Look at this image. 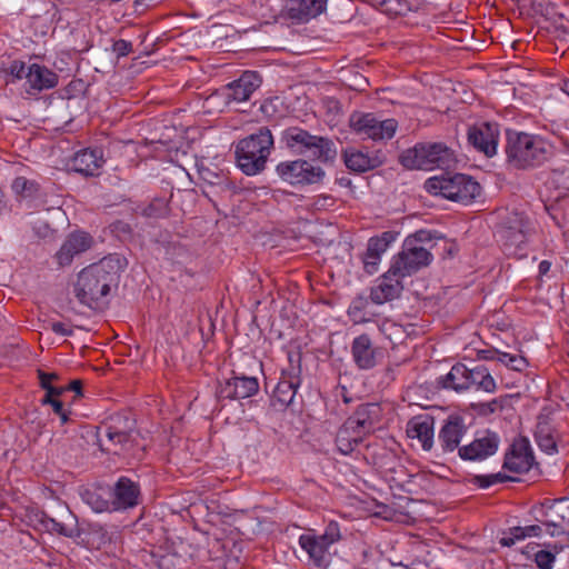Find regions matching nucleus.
Wrapping results in <instances>:
<instances>
[{
	"instance_id": "obj_1",
	"label": "nucleus",
	"mask_w": 569,
	"mask_h": 569,
	"mask_svg": "<svg viewBox=\"0 0 569 569\" xmlns=\"http://www.w3.org/2000/svg\"><path fill=\"white\" fill-rule=\"evenodd\" d=\"M127 264V259L123 256L113 253L86 267L78 274L74 284L77 299L91 309L100 308L111 288L117 287L119 274Z\"/></svg>"
},
{
	"instance_id": "obj_2",
	"label": "nucleus",
	"mask_w": 569,
	"mask_h": 569,
	"mask_svg": "<svg viewBox=\"0 0 569 569\" xmlns=\"http://www.w3.org/2000/svg\"><path fill=\"white\" fill-rule=\"evenodd\" d=\"M436 238L435 233L423 229L409 234L402 243L401 251L392 259V273L400 272V276L406 278L428 267L433 258L431 250Z\"/></svg>"
},
{
	"instance_id": "obj_3",
	"label": "nucleus",
	"mask_w": 569,
	"mask_h": 569,
	"mask_svg": "<svg viewBox=\"0 0 569 569\" xmlns=\"http://www.w3.org/2000/svg\"><path fill=\"white\" fill-rule=\"evenodd\" d=\"M272 148L273 137L271 131L262 127L237 143V166L244 174L256 176L264 170Z\"/></svg>"
},
{
	"instance_id": "obj_4",
	"label": "nucleus",
	"mask_w": 569,
	"mask_h": 569,
	"mask_svg": "<svg viewBox=\"0 0 569 569\" xmlns=\"http://www.w3.org/2000/svg\"><path fill=\"white\" fill-rule=\"evenodd\" d=\"M506 152L508 161L512 166L527 169L543 163L550 154V148L539 136L526 132H509Z\"/></svg>"
},
{
	"instance_id": "obj_5",
	"label": "nucleus",
	"mask_w": 569,
	"mask_h": 569,
	"mask_svg": "<svg viewBox=\"0 0 569 569\" xmlns=\"http://www.w3.org/2000/svg\"><path fill=\"white\" fill-rule=\"evenodd\" d=\"M400 163L407 169H449L456 163V157L442 142H421L403 151Z\"/></svg>"
},
{
	"instance_id": "obj_6",
	"label": "nucleus",
	"mask_w": 569,
	"mask_h": 569,
	"mask_svg": "<svg viewBox=\"0 0 569 569\" xmlns=\"http://www.w3.org/2000/svg\"><path fill=\"white\" fill-rule=\"evenodd\" d=\"M282 141L292 152L305 154L322 162L332 161L337 156V149L332 140L326 137L313 136L298 127L284 130Z\"/></svg>"
},
{
	"instance_id": "obj_7",
	"label": "nucleus",
	"mask_w": 569,
	"mask_h": 569,
	"mask_svg": "<svg viewBox=\"0 0 569 569\" xmlns=\"http://www.w3.org/2000/svg\"><path fill=\"white\" fill-rule=\"evenodd\" d=\"M426 189L435 194L462 203H470L480 196L481 187L471 177L462 173L441 174L429 178Z\"/></svg>"
},
{
	"instance_id": "obj_8",
	"label": "nucleus",
	"mask_w": 569,
	"mask_h": 569,
	"mask_svg": "<svg viewBox=\"0 0 569 569\" xmlns=\"http://www.w3.org/2000/svg\"><path fill=\"white\" fill-rule=\"evenodd\" d=\"M276 171L284 182L291 186L318 183L325 177L322 168L303 159L282 161L277 166Z\"/></svg>"
},
{
	"instance_id": "obj_9",
	"label": "nucleus",
	"mask_w": 569,
	"mask_h": 569,
	"mask_svg": "<svg viewBox=\"0 0 569 569\" xmlns=\"http://www.w3.org/2000/svg\"><path fill=\"white\" fill-rule=\"evenodd\" d=\"M350 126L363 138L385 140L395 136L398 122L395 119L379 120L372 113H355L350 117Z\"/></svg>"
},
{
	"instance_id": "obj_10",
	"label": "nucleus",
	"mask_w": 569,
	"mask_h": 569,
	"mask_svg": "<svg viewBox=\"0 0 569 569\" xmlns=\"http://www.w3.org/2000/svg\"><path fill=\"white\" fill-rule=\"evenodd\" d=\"M535 512L537 521L545 526L546 533L555 537L565 532L569 515L567 498L543 502Z\"/></svg>"
},
{
	"instance_id": "obj_11",
	"label": "nucleus",
	"mask_w": 569,
	"mask_h": 569,
	"mask_svg": "<svg viewBox=\"0 0 569 569\" xmlns=\"http://www.w3.org/2000/svg\"><path fill=\"white\" fill-rule=\"evenodd\" d=\"M106 437L108 442L104 450L112 451L113 453L127 452L133 458H141V452L144 450V445L139 443V433L129 430H120L116 426H109L106 429Z\"/></svg>"
},
{
	"instance_id": "obj_12",
	"label": "nucleus",
	"mask_w": 569,
	"mask_h": 569,
	"mask_svg": "<svg viewBox=\"0 0 569 569\" xmlns=\"http://www.w3.org/2000/svg\"><path fill=\"white\" fill-rule=\"evenodd\" d=\"M499 443L500 438L496 432L481 430L469 445L459 448V456L463 460H485L497 452Z\"/></svg>"
},
{
	"instance_id": "obj_13",
	"label": "nucleus",
	"mask_w": 569,
	"mask_h": 569,
	"mask_svg": "<svg viewBox=\"0 0 569 569\" xmlns=\"http://www.w3.org/2000/svg\"><path fill=\"white\" fill-rule=\"evenodd\" d=\"M499 127L497 123L481 122L468 130L469 143L489 158L497 153Z\"/></svg>"
},
{
	"instance_id": "obj_14",
	"label": "nucleus",
	"mask_w": 569,
	"mask_h": 569,
	"mask_svg": "<svg viewBox=\"0 0 569 569\" xmlns=\"http://www.w3.org/2000/svg\"><path fill=\"white\" fill-rule=\"evenodd\" d=\"M262 79L257 71H246L240 78L228 83L224 88L227 103H240L250 99L252 93L260 88Z\"/></svg>"
},
{
	"instance_id": "obj_15",
	"label": "nucleus",
	"mask_w": 569,
	"mask_h": 569,
	"mask_svg": "<svg viewBox=\"0 0 569 569\" xmlns=\"http://www.w3.org/2000/svg\"><path fill=\"white\" fill-rule=\"evenodd\" d=\"M400 272L392 273V266L382 274L376 286L371 288L370 299L376 305H382L400 297L403 290L402 279Z\"/></svg>"
},
{
	"instance_id": "obj_16",
	"label": "nucleus",
	"mask_w": 569,
	"mask_h": 569,
	"mask_svg": "<svg viewBox=\"0 0 569 569\" xmlns=\"http://www.w3.org/2000/svg\"><path fill=\"white\" fill-rule=\"evenodd\" d=\"M533 460L528 439L520 438L513 441L506 453L503 468L511 472L523 473L531 469Z\"/></svg>"
},
{
	"instance_id": "obj_17",
	"label": "nucleus",
	"mask_w": 569,
	"mask_h": 569,
	"mask_svg": "<svg viewBox=\"0 0 569 569\" xmlns=\"http://www.w3.org/2000/svg\"><path fill=\"white\" fill-rule=\"evenodd\" d=\"M351 356L358 369L370 370L378 365L381 352L368 335H360L351 343Z\"/></svg>"
},
{
	"instance_id": "obj_18",
	"label": "nucleus",
	"mask_w": 569,
	"mask_h": 569,
	"mask_svg": "<svg viewBox=\"0 0 569 569\" xmlns=\"http://www.w3.org/2000/svg\"><path fill=\"white\" fill-rule=\"evenodd\" d=\"M328 0H286V17L297 23L317 18L327 9Z\"/></svg>"
},
{
	"instance_id": "obj_19",
	"label": "nucleus",
	"mask_w": 569,
	"mask_h": 569,
	"mask_svg": "<svg viewBox=\"0 0 569 569\" xmlns=\"http://www.w3.org/2000/svg\"><path fill=\"white\" fill-rule=\"evenodd\" d=\"M259 390V382L254 377H232L221 383L217 395L221 399H244L256 395Z\"/></svg>"
},
{
	"instance_id": "obj_20",
	"label": "nucleus",
	"mask_w": 569,
	"mask_h": 569,
	"mask_svg": "<svg viewBox=\"0 0 569 569\" xmlns=\"http://www.w3.org/2000/svg\"><path fill=\"white\" fill-rule=\"evenodd\" d=\"M467 431L465 420L460 416H449L438 436L439 443L443 452H452L459 450V445Z\"/></svg>"
},
{
	"instance_id": "obj_21",
	"label": "nucleus",
	"mask_w": 569,
	"mask_h": 569,
	"mask_svg": "<svg viewBox=\"0 0 569 569\" xmlns=\"http://www.w3.org/2000/svg\"><path fill=\"white\" fill-rule=\"evenodd\" d=\"M300 382L299 375L295 372H282V376L272 392V406L277 410H282L291 405Z\"/></svg>"
},
{
	"instance_id": "obj_22",
	"label": "nucleus",
	"mask_w": 569,
	"mask_h": 569,
	"mask_svg": "<svg viewBox=\"0 0 569 569\" xmlns=\"http://www.w3.org/2000/svg\"><path fill=\"white\" fill-rule=\"evenodd\" d=\"M139 486L129 478L121 477L113 487L111 506L114 510L132 508L139 503Z\"/></svg>"
},
{
	"instance_id": "obj_23",
	"label": "nucleus",
	"mask_w": 569,
	"mask_h": 569,
	"mask_svg": "<svg viewBox=\"0 0 569 569\" xmlns=\"http://www.w3.org/2000/svg\"><path fill=\"white\" fill-rule=\"evenodd\" d=\"M346 167L355 172H366L380 167L385 159L380 152L362 151L349 148L343 152Z\"/></svg>"
},
{
	"instance_id": "obj_24",
	"label": "nucleus",
	"mask_w": 569,
	"mask_h": 569,
	"mask_svg": "<svg viewBox=\"0 0 569 569\" xmlns=\"http://www.w3.org/2000/svg\"><path fill=\"white\" fill-rule=\"evenodd\" d=\"M92 239L86 232H72L62 243L56 253L57 261L60 266H68L73 258L91 247Z\"/></svg>"
},
{
	"instance_id": "obj_25",
	"label": "nucleus",
	"mask_w": 569,
	"mask_h": 569,
	"mask_svg": "<svg viewBox=\"0 0 569 569\" xmlns=\"http://www.w3.org/2000/svg\"><path fill=\"white\" fill-rule=\"evenodd\" d=\"M435 419L429 415L411 418L407 423V435L418 439L423 450L429 451L433 446Z\"/></svg>"
},
{
	"instance_id": "obj_26",
	"label": "nucleus",
	"mask_w": 569,
	"mask_h": 569,
	"mask_svg": "<svg viewBox=\"0 0 569 569\" xmlns=\"http://www.w3.org/2000/svg\"><path fill=\"white\" fill-rule=\"evenodd\" d=\"M104 160L99 149H83L78 151L72 161V169L83 176H96L99 173Z\"/></svg>"
},
{
	"instance_id": "obj_27",
	"label": "nucleus",
	"mask_w": 569,
	"mask_h": 569,
	"mask_svg": "<svg viewBox=\"0 0 569 569\" xmlns=\"http://www.w3.org/2000/svg\"><path fill=\"white\" fill-rule=\"evenodd\" d=\"M27 83L30 87L28 92L51 89L58 83V76L48 68L33 63L28 67Z\"/></svg>"
},
{
	"instance_id": "obj_28",
	"label": "nucleus",
	"mask_w": 569,
	"mask_h": 569,
	"mask_svg": "<svg viewBox=\"0 0 569 569\" xmlns=\"http://www.w3.org/2000/svg\"><path fill=\"white\" fill-rule=\"evenodd\" d=\"M300 547L309 555L310 559L318 567L326 563L329 543L322 540L321 536L301 535Z\"/></svg>"
},
{
	"instance_id": "obj_29",
	"label": "nucleus",
	"mask_w": 569,
	"mask_h": 569,
	"mask_svg": "<svg viewBox=\"0 0 569 569\" xmlns=\"http://www.w3.org/2000/svg\"><path fill=\"white\" fill-rule=\"evenodd\" d=\"M535 440L538 447L547 452L553 453L557 450L556 437L547 417L539 416L535 429Z\"/></svg>"
},
{
	"instance_id": "obj_30",
	"label": "nucleus",
	"mask_w": 569,
	"mask_h": 569,
	"mask_svg": "<svg viewBox=\"0 0 569 569\" xmlns=\"http://www.w3.org/2000/svg\"><path fill=\"white\" fill-rule=\"evenodd\" d=\"M442 387L457 392L469 389V368L463 363H457L441 379Z\"/></svg>"
},
{
	"instance_id": "obj_31",
	"label": "nucleus",
	"mask_w": 569,
	"mask_h": 569,
	"mask_svg": "<svg viewBox=\"0 0 569 569\" xmlns=\"http://www.w3.org/2000/svg\"><path fill=\"white\" fill-rule=\"evenodd\" d=\"M543 532H546V528L540 522L523 527H512L509 529L508 532L503 533L499 542L503 547H511L517 541L523 540L529 537H540Z\"/></svg>"
},
{
	"instance_id": "obj_32",
	"label": "nucleus",
	"mask_w": 569,
	"mask_h": 569,
	"mask_svg": "<svg viewBox=\"0 0 569 569\" xmlns=\"http://www.w3.org/2000/svg\"><path fill=\"white\" fill-rule=\"evenodd\" d=\"M529 231V222L517 218L513 224L503 230L502 238L506 240V246L520 248L527 241Z\"/></svg>"
},
{
	"instance_id": "obj_33",
	"label": "nucleus",
	"mask_w": 569,
	"mask_h": 569,
	"mask_svg": "<svg viewBox=\"0 0 569 569\" xmlns=\"http://www.w3.org/2000/svg\"><path fill=\"white\" fill-rule=\"evenodd\" d=\"M476 388L486 392H495L497 389L496 381L485 366H477L469 369V389Z\"/></svg>"
},
{
	"instance_id": "obj_34",
	"label": "nucleus",
	"mask_w": 569,
	"mask_h": 569,
	"mask_svg": "<svg viewBox=\"0 0 569 569\" xmlns=\"http://www.w3.org/2000/svg\"><path fill=\"white\" fill-rule=\"evenodd\" d=\"M379 411L380 409L377 403H363L357 408L356 412L351 417L359 420L367 428L373 429Z\"/></svg>"
},
{
	"instance_id": "obj_35",
	"label": "nucleus",
	"mask_w": 569,
	"mask_h": 569,
	"mask_svg": "<svg viewBox=\"0 0 569 569\" xmlns=\"http://www.w3.org/2000/svg\"><path fill=\"white\" fill-rule=\"evenodd\" d=\"M82 500L96 512L110 509L111 502L102 497L99 489H84L81 492Z\"/></svg>"
},
{
	"instance_id": "obj_36",
	"label": "nucleus",
	"mask_w": 569,
	"mask_h": 569,
	"mask_svg": "<svg viewBox=\"0 0 569 569\" xmlns=\"http://www.w3.org/2000/svg\"><path fill=\"white\" fill-rule=\"evenodd\" d=\"M398 233L393 231H385L378 237H372L368 241L367 249L373 253L382 254L389 246L396 241Z\"/></svg>"
},
{
	"instance_id": "obj_37",
	"label": "nucleus",
	"mask_w": 569,
	"mask_h": 569,
	"mask_svg": "<svg viewBox=\"0 0 569 569\" xmlns=\"http://www.w3.org/2000/svg\"><path fill=\"white\" fill-rule=\"evenodd\" d=\"M11 188L17 196L22 198H32L37 196L39 191L38 182L36 180H29L24 177H17L13 180Z\"/></svg>"
},
{
	"instance_id": "obj_38",
	"label": "nucleus",
	"mask_w": 569,
	"mask_h": 569,
	"mask_svg": "<svg viewBox=\"0 0 569 569\" xmlns=\"http://www.w3.org/2000/svg\"><path fill=\"white\" fill-rule=\"evenodd\" d=\"M42 523L44 525L47 530L57 532V533L68 537V538L76 537L79 533V530H78L76 523L60 522V521H57L56 519L47 517V516L42 519Z\"/></svg>"
},
{
	"instance_id": "obj_39",
	"label": "nucleus",
	"mask_w": 569,
	"mask_h": 569,
	"mask_svg": "<svg viewBox=\"0 0 569 569\" xmlns=\"http://www.w3.org/2000/svg\"><path fill=\"white\" fill-rule=\"evenodd\" d=\"M336 443L338 450L343 455L351 453L361 442L358 441L355 437L351 436L348 431H345L342 428L338 430L336 437Z\"/></svg>"
},
{
	"instance_id": "obj_40",
	"label": "nucleus",
	"mask_w": 569,
	"mask_h": 569,
	"mask_svg": "<svg viewBox=\"0 0 569 569\" xmlns=\"http://www.w3.org/2000/svg\"><path fill=\"white\" fill-rule=\"evenodd\" d=\"M345 431L351 433L358 441L362 442L366 436L373 431L372 428H367L359 420L349 417L341 427Z\"/></svg>"
},
{
	"instance_id": "obj_41",
	"label": "nucleus",
	"mask_w": 569,
	"mask_h": 569,
	"mask_svg": "<svg viewBox=\"0 0 569 569\" xmlns=\"http://www.w3.org/2000/svg\"><path fill=\"white\" fill-rule=\"evenodd\" d=\"M184 560L177 553L166 552L159 556V569H184Z\"/></svg>"
},
{
	"instance_id": "obj_42",
	"label": "nucleus",
	"mask_w": 569,
	"mask_h": 569,
	"mask_svg": "<svg viewBox=\"0 0 569 569\" xmlns=\"http://www.w3.org/2000/svg\"><path fill=\"white\" fill-rule=\"evenodd\" d=\"M322 540L329 543V546L338 542L341 539L340 526L337 521H330L322 535H320Z\"/></svg>"
},
{
	"instance_id": "obj_43",
	"label": "nucleus",
	"mask_w": 569,
	"mask_h": 569,
	"mask_svg": "<svg viewBox=\"0 0 569 569\" xmlns=\"http://www.w3.org/2000/svg\"><path fill=\"white\" fill-rule=\"evenodd\" d=\"M41 403L50 405L53 412L59 416L62 425L69 421V412L63 408V403L59 399H50L49 397H43Z\"/></svg>"
},
{
	"instance_id": "obj_44",
	"label": "nucleus",
	"mask_w": 569,
	"mask_h": 569,
	"mask_svg": "<svg viewBox=\"0 0 569 569\" xmlns=\"http://www.w3.org/2000/svg\"><path fill=\"white\" fill-rule=\"evenodd\" d=\"M532 555L540 569H550L555 561V555L547 550H537Z\"/></svg>"
},
{
	"instance_id": "obj_45",
	"label": "nucleus",
	"mask_w": 569,
	"mask_h": 569,
	"mask_svg": "<svg viewBox=\"0 0 569 569\" xmlns=\"http://www.w3.org/2000/svg\"><path fill=\"white\" fill-rule=\"evenodd\" d=\"M381 256L378 253H373L367 249L365 256H363V267L365 270L372 274L378 270V266L380 263Z\"/></svg>"
},
{
	"instance_id": "obj_46",
	"label": "nucleus",
	"mask_w": 569,
	"mask_h": 569,
	"mask_svg": "<svg viewBox=\"0 0 569 569\" xmlns=\"http://www.w3.org/2000/svg\"><path fill=\"white\" fill-rule=\"evenodd\" d=\"M549 14L551 16L555 28L561 32V34L563 36V40H566V34H567L566 22L568 21L567 17L565 16L563 12L556 11L555 8L551 9Z\"/></svg>"
},
{
	"instance_id": "obj_47",
	"label": "nucleus",
	"mask_w": 569,
	"mask_h": 569,
	"mask_svg": "<svg viewBox=\"0 0 569 569\" xmlns=\"http://www.w3.org/2000/svg\"><path fill=\"white\" fill-rule=\"evenodd\" d=\"M38 378L42 389L49 392L53 387V381L59 379V376L56 372H46L43 370H38Z\"/></svg>"
},
{
	"instance_id": "obj_48",
	"label": "nucleus",
	"mask_w": 569,
	"mask_h": 569,
	"mask_svg": "<svg viewBox=\"0 0 569 569\" xmlns=\"http://www.w3.org/2000/svg\"><path fill=\"white\" fill-rule=\"evenodd\" d=\"M132 50V43L130 41L119 39L113 42L112 51L116 53L117 58L128 56Z\"/></svg>"
},
{
	"instance_id": "obj_49",
	"label": "nucleus",
	"mask_w": 569,
	"mask_h": 569,
	"mask_svg": "<svg viewBox=\"0 0 569 569\" xmlns=\"http://www.w3.org/2000/svg\"><path fill=\"white\" fill-rule=\"evenodd\" d=\"M333 203H335L333 197H331L329 194H320V196H317L313 198L311 206L316 210H323L329 207H332Z\"/></svg>"
},
{
	"instance_id": "obj_50",
	"label": "nucleus",
	"mask_w": 569,
	"mask_h": 569,
	"mask_svg": "<svg viewBox=\"0 0 569 569\" xmlns=\"http://www.w3.org/2000/svg\"><path fill=\"white\" fill-rule=\"evenodd\" d=\"M9 71L10 74L18 80H21L23 78L27 79L28 67L22 61H13L10 64Z\"/></svg>"
},
{
	"instance_id": "obj_51",
	"label": "nucleus",
	"mask_w": 569,
	"mask_h": 569,
	"mask_svg": "<svg viewBox=\"0 0 569 569\" xmlns=\"http://www.w3.org/2000/svg\"><path fill=\"white\" fill-rule=\"evenodd\" d=\"M365 306V301L359 298L352 301L351 306L349 307L348 315L355 319L357 322L363 321V318L361 317V312Z\"/></svg>"
},
{
	"instance_id": "obj_52",
	"label": "nucleus",
	"mask_w": 569,
	"mask_h": 569,
	"mask_svg": "<svg viewBox=\"0 0 569 569\" xmlns=\"http://www.w3.org/2000/svg\"><path fill=\"white\" fill-rule=\"evenodd\" d=\"M528 367V361L525 357L519 355H511V357L508 358V368L516 370V371H522Z\"/></svg>"
},
{
	"instance_id": "obj_53",
	"label": "nucleus",
	"mask_w": 569,
	"mask_h": 569,
	"mask_svg": "<svg viewBox=\"0 0 569 569\" xmlns=\"http://www.w3.org/2000/svg\"><path fill=\"white\" fill-rule=\"evenodd\" d=\"M471 483L478 486L479 488L486 489L490 486H493V481L491 480V475H476L471 478Z\"/></svg>"
},
{
	"instance_id": "obj_54",
	"label": "nucleus",
	"mask_w": 569,
	"mask_h": 569,
	"mask_svg": "<svg viewBox=\"0 0 569 569\" xmlns=\"http://www.w3.org/2000/svg\"><path fill=\"white\" fill-rule=\"evenodd\" d=\"M479 407H480V413H482V415L493 413V412L502 409L501 401H499L498 399H493L489 402L481 403Z\"/></svg>"
},
{
	"instance_id": "obj_55",
	"label": "nucleus",
	"mask_w": 569,
	"mask_h": 569,
	"mask_svg": "<svg viewBox=\"0 0 569 569\" xmlns=\"http://www.w3.org/2000/svg\"><path fill=\"white\" fill-rule=\"evenodd\" d=\"M337 398H341L345 403L353 402V397L349 393L348 389L343 385H339L335 391Z\"/></svg>"
},
{
	"instance_id": "obj_56",
	"label": "nucleus",
	"mask_w": 569,
	"mask_h": 569,
	"mask_svg": "<svg viewBox=\"0 0 569 569\" xmlns=\"http://www.w3.org/2000/svg\"><path fill=\"white\" fill-rule=\"evenodd\" d=\"M51 330L60 336H71L72 329L68 328L63 322H51L50 323Z\"/></svg>"
},
{
	"instance_id": "obj_57",
	"label": "nucleus",
	"mask_w": 569,
	"mask_h": 569,
	"mask_svg": "<svg viewBox=\"0 0 569 569\" xmlns=\"http://www.w3.org/2000/svg\"><path fill=\"white\" fill-rule=\"evenodd\" d=\"M67 391V386L64 387H56L53 386L49 392H46L44 397H49L50 399H58L63 392Z\"/></svg>"
},
{
	"instance_id": "obj_58",
	"label": "nucleus",
	"mask_w": 569,
	"mask_h": 569,
	"mask_svg": "<svg viewBox=\"0 0 569 569\" xmlns=\"http://www.w3.org/2000/svg\"><path fill=\"white\" fill-rule=\"evenodd\" d=\"M550 212L551 218L557 222L559 227H562L566 223V216L563 214L561 220L558 217V207L551 206L550 208H547Z\"/></svg>"
},
{
	"instance_id": "obj_59",
	"label": "nucleus",
	"mask_w": 569,
	"mask_h": 569,
	"mask_svg": "<svg viewBox=\"0 0 569 569\" xmlns=\"http://www.w3.org/2000/svg\"><path fill=\"white\" fill-rule=\"evenodd\" d=\"M67 391H73V392H76L78 396H81V392H82V382H81V380H72V381L67 386Z\"/></svg>"
},
{
	"instance_id": "obj_60",
	"label": "nucleus",
	"mask_w": 569,
	"mask_h": 569,
	"mask_svg": "<svg viewBox=\"0 0 569 569\" xmlns=\"http://www.w3.org/2000/svg\"><path fill=\"white\" fill-rule=\"evenodd\" d=\"M260 110L262 111V113L271 116L272 112L274 111V109H273V100H266L261 104Z\"/></svg>"
},
{
	"instance_id": "obj_61",
	"label": "nucleus",
	"mask_w": 569,
	"mask_h": 569,
	"mask_svg": "<svg viewBox=\"0 0 569 569\" xmlns=\"http://www.w3.org/2000/svg\"><path fill=\"white\" fill-rule=\"evenodd\" d=\"M491 480L493 481L495 485H497V483L505 482L507 480H511V478L501 472H497V473L491 475Z\"/></svg>"
},
{
	"instance_id": "obj_62",
	"label": "nucleus",
	"mask_w": 569,
	"mask_h": 569,
	"mask_svg": "<svg viewBox=\"0 0 569 569\" xmlns=\"http://www.w3.org/2000/svg\"><path fill=\"white\" fill-rule=\"evenodd\" d=\"M495 355L497 356L498 361L508 367V358L511 357V353L495 350Z\"/></svg>"
},
{
	"instance_id": "obj_63",
	"label": "nucleus",
	"mask_w": 569,
	"mask_h": 569,
	"mask_svg": "<svg viewBox=\"0 0 569 569\" xmlns=\"http://www.w3.org/2000/svg\"><path fill=\"white\" fill-rule=\"evenodd\" d=\"M551 131H552L555 134L559 136V138H560L561 140H563L565 144L567 143V138H566V136L563 134V132L561 131V129H560V126H559V124H557V123H552V124H551Z\"/></svg>"
},
{
	"instance_id": "obj_64",
	"label": "nucleus",
	"mask_w": 569,
	"mask_h": 569,
	"mask_svg": "<svg viewBox=\"0 0 569 569\" xmlns=\"http://www.w3.org/2000/svg\"><path fill=\"white\" fill-rule=\"evenodd\" d=\"M154 208H156L154 203L150 204L147 209H144V214L147 217H159V216H161V213H156L154 212Z\"/></svg>"
}]
</instances>
